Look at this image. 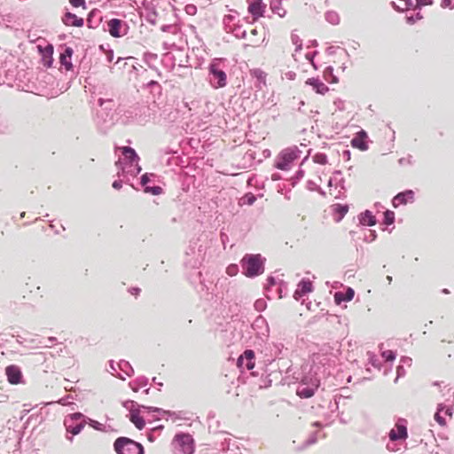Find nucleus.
Here are the masks:
<instances>
[{
    "instance_id": "f704fd0d",
    "label": "nucleus",
    "mask_w": 454,
    "mask_h": 454,
    "mask_svg": "<svg viewBox=\"0 0 454 454\" xmlns=\"http://www.w3.org/2000/svg\"><path fill=\"white\" fill-rule=\"evenodd\" d=\"M164 428V426L163 425H159L153 428H152L147 434H146V437H147V440L151 442H153L156 439V436L155 434H160L162 429Z\"/></svg>"
},
{
    "instance_id": "a19ab883",
    "label": "nucleus",
    "mask_w": 454,
    "mask_h": 454,
    "mask_svg": "<svg viewBox=\"0 0 454 454\" xmlns=\"http://www.w3.org/2000/svg\"><path fill=\"white\" fill-rule=\"evenodd\" d=\"M94 11L90 12L89 14H88V17H87V26L90 27V28H96L99 22H100V19L98 20H94Z\"/></svg>"
},
{
    "instance_id": "393cba45",
    "label": "nucleus",
    "mask_w": 454,
    "mask_h": 454,
    "mask_svg": "<svg viewBox=\"0 0 454 454\" xmlns=\"http://www.w3.org/2000/svg\"><path fill=\"white\" fill-rule=\"evenodd\" d=\"M359 223L364 226H374L377 223L376 217L372 212L366 209L358 215Z\"/></svg>"
},
{
    "instance_id": "bf43d9fd",
    "label": "nucleus",
    "mask_w": 454,
    "mask_h": 454,
    "mask_svg": "<svg viewBox=\"0 0 454 454\" xmlns=\"http://www.w3.org/2000/svg\"><path fill=\"white\" fill-rule=\"evenodd\" d=\"M317 441V433H313L305 442V446H309L316 443Z\"/></svg>"
},
{
    "instance_id": "6e6d98bb",
    "label": "nucleus",
    "mask_w": 454,
    "mask_h": 454,
    "mask_svg": "<svg viewBox=\"0 0 454 454\" xmlns=\"http://www.w3.org/2000/svg\"><path fill=\"white\" fill-rule=\"evenodd\" d=\"M162 32L176 34V29L174 25H163L160 27Z\"/></svg>"
},
{
    "instance_id": "c03bdc74",
    "label": "nucleus",
    "mask_w": 454,
    "mask_h": 454,
    "mask_svg": "<svg viewBox=\"0 0 454 454\" xmlns=\"http://www.w3.org/2000/svg\"><path fill=\"white\" fill-rule=\"evenodd\" d=\"M158 59L157 54L153 52H145L144 54V60L149 65L150 67H152V64L155 62Z\"/></svg>"
},
{
    "instance_id": "f3484780",
    "label": "nucleus",
    "mask_w": 454,
    "mask_h": 454,
    "mask_svg": "<svg viewBox=\"0 0 454 454\" xmlns=\"http://www.w3.org/2000/svg\"><path fill=\"white\" fill-rule=\"evenodd\" d=\"M366 138H367L366 131L364 129H361L352 138L350 144L354 148H357L361 151H366L368 149Z\"/></svg>"
},
{
    "instance_id": "37998d69",
    "label": "nucleus",
    "mask_w": 454,
    "mask_h": 454,
    "mask_svg": "<svg viewBox=\"0 0 454 454\" xmlns=\"http://www.w3.org/2000/svg\"><path fill=\"white\" fill-rule=\"evenodd\" d=\"M292 43L295 45V51H300L302 48V41L300 36L294 33L291 35Z\"/></svg>"
},
{
    "instance_id": "a878e982",
    "label": "nucleus",
    "mask_w": 454,
    "mask_h": 454,
    "mask_svg": "<svg viewBox=\"0 0 454 454\" xmlns=\"http://www.w3.org/2000/svg\"><path fill=\"white\" fill-rule=\"evenodd\" d=\"M445 411V415H448L450 417L452 416V411L453 409L450 406H445L444 404L441 403L438 405V408H437V411L435 412L434 414V419L435 421L440 425V426H444L446 425V421H445V419L441 415V412L442 411Z\"/></svg>"
},
{
    "instance_id": "79ce46f5",
    "label": "nucleus",
    "mask_w": 454,
    "mask_h": 454,
    "mask_svg": "<svg viewBox=\"0 0 454 454\" xmlns=\"http://www.w3.org/2000/svg\"><path fill=\"white\" fill-rule=\"evenodd\" d=\"M145 192L151 193L153 195H160L163 192V189L160 186L154 185V186H145Z\"/></svg>"
},
{
    "instance_id": "e433bc0d",
    "label": "nucleus",
    "mask_w": 454,
    "mask_h": 454,
    "mask_svg": "<svg viewBox=\"0 0 454 454\" xmlns=\"http://www.w3.org/2000/svg\"><path fill=\"white\" fill-rule=\"evenodd\" d=\"M307 189L313 192V191H316L320 195L322 196H325V192L319 186L317 185L315 182H313L312 180H309L307 182Z\"/></svg>"
},
{
    "instance_id": "9d476101",
    "label": "nucleus",
    "mask_w": 454,
    "mask_h": 454,
    "mask_svg": "<svg viewBox=\"0 0 454 454\" xmlns=\"http://www.w3.org/2000/svg\"><path fill=\"white\" fill-rule=\"evenodd\" d=\"M318 387L319 381L317 379H315L310 385H308L305 382V379H303L301 384L297 388V395L301 398H309L314 395Z\"/></svg>"
},
{
    "instance_id": "a18cd8bd",
    "label": "nucleus",
    "mask_w": 454,
    "mask_h": 454,
    "mask_svg": "<svg viewBox=\"0 0 454 454\" xmlns=\"http://www.w3.org/2000/svg\"><path fill=\"white\" fill-rule=\"evenodd\" d=\"M304 176V170L299 168L294 176L291 178L292 186L294 187L296 184Z\"/></svg>"
},
{
    "instance_id": "72a5a7b5",
    "label": "nucleus",
    "mask_w": 454,
    "mask_h": 454,
    "mask_svg": "<svg viewBox=\"0 0 454 454\" xmlns=\"http://www.w3.org/2000/svg\"><path fill=\"white\" fill-rule=\"evenodd\" d=\"M255 200L256 196L252 192H247L240 199V205L252 206Z\"/></svg>"
},
{
    "instance_id": "052dcab7",
    "label": "nucleus",
    "mask_w": 454,
    "mask_h": 454,
    "mask_svg": "<svg viewBox=\"0 0 454 454\" xmlns=\"http://www.w3.org/2000/svg\"><path fill=\"white\" fill-rule=\"evenodd\" d=\"M441 7L443 9L449 8V9L452 10V9H454V4H452L451 0H442Z\"/></svg>"
},
{
    "instance_id": "c85d7f7f",
    "label": "nucleus",
    "mask_w": 454,
    "mask_h": 454,
    "mask_svg": "<svg viewBox=\"0 0 454 454\" xmlns=\"http://www.w3.org/2000/svg\"><path fill=\"white\" fill-rule=\"evenodd\" d=\"M149 380L145 376L137 377L136 380L129 383L130 388L134 392H137L140 388L148 385Z\"/></svg>"
},
{
    "instance_id": "603ef678",
    "label": "nucleus",
    "mask_w": 454,
    "mask_h": 454,
    "mask_svg": "<svg viewBox=\"0 0 454 454\" xmlns=\"http://www.w3.org/2000/svg\"><path fill=\"white\" fill-rule=\"evenodd\" d=\"M239 271V267L237 264H231L227 267L226 272L229 276H235Z\"/></svg>"
},
{
    "instance_id": "49530a36",
    "label": "nucleus",
    "mask_w": 454,
    "mask_h": 454,
    "mask_svg": "<svg viewBox=\"0 0 454 454\" xmlns=\"http://www.w3.org/2000/svg\"><path fill=\"white\" fill-rule=\"evenodd\" d=\"M381 356L386 359V361H394L395 359V352L393 350H385L381 353Z\"/></svg>"
},
{
    "instance_id": "39448f33",
    "label": "nucleus",
    "mask_w": 454,
    "mask_h": 454,
    "mask_svg": "<svg viewBox=\"0 0 454 454\" xmlns=\"http://www.w3.org/2000/svg\"><path fill=\"white\" fill-rule=\"evenodd\" d=\"M220 64L221 61L215 59L208 66L209 82L215 89L223 88L227 84L226 73L220 67Z\"/></svg>"
},
{
    "instance_id": "8fccbe9b",
    "label": "nucleus",
    "mask_w": 454,
    "mask_h": 454,
    "mask_svg": "<svg viewBox=\"0 0 454 454\" xmlns=\"http://www.w3.org/2000/svg\"><path fill=\"white\" fill-rule=\"evenodd\" d=\"M233 34L238 38H245L247 35L246 30H243L241 27H237L233 29Z\"/></svg>"
},
{
    "instance_id": "c756f323",
    "label": "nucleus",
    "mask_w": 454,
    "mask_h": 454,
    "mask_svg": "<svg viewBox=\"0 0 454 454\" xmlns=\"http://www.w3.org/2000/svg\"><path fill=\"white\" fill-rule=\"evenodd\" d=\"M281 1L282 0H271L270 7L273 13L282 18L286 15V10L282 7Z\"/></svg>"
},
{
    "instance_id": "cd10ccee",
    "label": "nucleus",
    "mask_w": 454,
    "mask_h": 454,
    "mask_svg": "<svg viewBox=\"0 0 454 454\" xmlns=\"http://www.w3.org/2000/svg\"><path fill=\"white\" fill-rule=\"evenodd\" d=\"M41 52L43 65L47 67H51L53 62V46L51 44H48L43 50H41Z\"/></svg>"
},
{
    "instance_id": "ddd939ff",
    "label": "nucleus",
    "mask_w": 454,
    "mask_h": 454,
    "mask_svg": "<svg viewBox=\"0 0 454 454\" xmlns=\"http://www.w3.org/2000/svg\"><path fill=\"white\" fill-rule=\"evenodd\" d=\"M123 26L128 27L125 21L114 18L107 21V31L113 37H121L125 35V33H121V27Z\"/></svg>"
},
{
    "instance_id": "f03ea898",
    "label": "nucleus",
    "mask_w": 454,
    "mask_h": 454,
    "mask_svg": "<svg viewBox=\"0 0 454 454\" xmlns=\"http://www.w3.org/2000/svg\"><path fill=\"white\" fill-rule=\"evenodd\" d=\"M86 422V416L80 411L67 414L63 421L66 429V439L73 442L74 437L82 431Z\"/></svg>"
},
{
    "instance_id": "2eb2a0df",
    "label": "nucleus",
    "mask_w": 454,
    "mask_h": 454,
    "mask_svg": "<svg viewBox=\"0 0 454 454\" xmlns=\"http://www.w3.org/2000/svg\"><path fill=\"white\" fill-rule=\"evenodd\" d=\"M266 4L262 0H248V12L255 20L264 15Z\"/></svg>"
},
{
    "instance_id": "6ab92c4d",
    "label": "nucleus",
    "mask_w": 454,
    "mask_h": 454,
    "mask_svg": "<svg viewBox=\"0 0 454 454\" xmlns=\"http://www.w3.org/2000/svg\"><path fill=\"white\" fill-rule=\"evenodd\" d=\"M74 53V51L71 47L67 46L63 52L60 53L59 61L62 66L65 67L66 70L69 71L73 68V64L71 62V58Z\"/></svg>"
},
{
    "instance_id": "3c124183",
    "label": "nucleus",
    "mask_w": 454,
    "mask_h": 454,
    "mask_svg": "<svg viewBox=\"0 0 454 454\" xmlns=\"http://www.w3.org/2000/svg\"><path fill=\"white\" fill-rule=\"evenodd\" d=\"M405 374L406 371L403 364H399L396 368V378L395 380V382H397L398 379L403 377Z\"/></svg>"
},
{
    "instance_id": "e2e57ef3",
    "label": "nucleus",
    "mask_w": 454,
    "mask_h": 454,
    "mask_svg": "<svg viewBox=\"0 0 454 454\" xmlns=\"http://www.w3.org/2000/svg\"><path fill=\"white\" fill-rule=\"evenodd\" d=\"M73 7L85 6V0H69Z\"/></svg>"
},
{
    "instance_id": "4d7b16f0",
    "label": "nucleus",
    "mask_w": 454,
    "mask_h": 454,
    "mask_svg": "<svg viewBox=\"0 0 454 454\" xmlns=\"http://www.w3.org/2000/svg\"><path fill=\"white\" fill-rule=\"evenodd\" d=\"M124 182L128 183L129 181H126V178L114 180L112 184V186L115 190H120L122 187V184Z\"/></svg>"
},
{
    "instance_id": "ea45409f",
    "label": "nucleus",
    "mask_w": 454,
    "mask_h": 454,
    "mask_svg": "<svg viewBox=\"0 0 454 454\" xmlns=\"http://www.w3.org/2000/svg\"><path fill=\"white\" fill-rule=\"evenodd\" d=\"M313 161L321 165H325L328 161L327 155L324 153H317L313 156Z\"/></svg>"
},
{
    "instance_id": "338daca9",
    "label": "nucleus",
    "mask_w": 454,
    "mask_h": 454,
    "mask_svg": "<svg viewBox=\"0 0 454 454\" xmlns=\"http://www.w3.org/2000/svg\"><path fill=\"white\" fill-rule=\"evenodd\" d=\"M345 179L343 177H340L339 180L336 179L335 185L339 186L341 190H345Z\"/></svg>"
},
{
    "instance_id": "a211bd4d",
    "label": "nucleus",
    "mask_w": 454,
    "mask_h": 454,
    "mask_svg": "<svg viewBox=\"0 0 454 454\" xmlns=\"http://www.w3.org/2000/svg\"><path fill=\"white\" fill-rule=\"evenodd\" d=\"M61 20L66 26L81 27L84 25V20L71 12H66Z\"/></svg>"
},
{
    "instance_id": "13d9d810",
    "label": "nucleus",
    "mask_w": 454,
    "mask_h": 454,
    "mask_svg": "<svg viewBox=\"0 0 454 454\" xmlns=\"http://www.w3.org/2000/svg\"><path fill=\"white\" fill-rule=\"evenodd\" d=\"M412 363V359L409 356H402L400 359V364H403V366L411 367Z\"/></svg>"
},
{
    "instance_id": "20e7f679",
    "label": "nucleus",
    "mask_w": 454,
    "mask_h": 454,
    "mask_svg": "<svg viewBox=\"0 0 454 454\" xmlns=\"http://www.w3.org/2000/svg\"><path fill=\"white\" fill-rule=\"evenodd\" d=\"M301 151L296 146L283 149L278 155L274 166L280 170L286 171L294 160L298 159Z\"/></svg>"
},
{
    "instance_id": "0e129e2a",
    "label": "nucleus",
    "mask_w": 454,
    "mask_h": 454,
    "mask_svg": "<svg viewBox=\"0 0 454 454\" xmlns=\"http://www.w3.org/2000/svg\"><path fill=\"white\" fill-rule=\"evenodd\" d=\"M334 106L337 107L338 110L343 111L344 110V101L340 98H337L333 102Z\"/></svg>"
},
{
    "instance_id": "0eeeda50",
    "label": "nucleus",
    "mask_w": 454,
    "mask_h": 454,
    "mask_svg": "<svg viewBox=\"0 0 454 454\" xmlns=\"http://www.w3.org/2000/svg\"><path fill=\"white\" fill-rule=\"evenodd\" d=\"M123 407L128 409L130 411V409H137L141 408L142 410L147 411V412H156L160 415H168L170 418H173L174 419H181V417L175 411H166L161 408L158 407H153V406H146L143 404H138L137 402L132 400H127L123 402L122 403Z\"/></svg>"
},
{
    "instance_id": "de8ad7c7",
    "label": "nucleus",
    "mask_w": 454,
    "mask_h": 454,
    "mask_svg": "<svg viewBox=\"0 0 454 454\" xmlns=\"http://www.w3.org/2000/svg\"><path fill=\"white\" fill-rule=\"evenodd\" d=\"M369 356V364H371L373 367H380V359L373 353L368 352Z\"/></svg>"
},
{
    "instance_id": "7c9ffc66",
    "label": "nucleus",
    "mask_w": 454,
    "mask_h": 454,
    "mask_svg": "<svg viewBox=\"0 0 454 454\" xmlns=\"http://www.w3.org/2000/svg\"><path fill=\"white\" fill-rule=\"evenodd\" d=\"M118 369L124 372L127 376H131L134 373V369L131 364L126 360H121L117 363Z\"/></svg>"
},
{
    "instance_id": "423d86ee",
    "label": "nucleus",
    "mask_w": 454,
    "mask_h": 454,
    "mask_svg": "<svg viewBox=\"0 0 454 454\" xmlns=\"http://www.w3.org/2000/svg\"><path fill=\"white\" fill-rule=\"evenodd\" d=\"M115 166L118 169L117 176L119 177L126 178V181H129V176L135 177L142 170L138 162H124L121 159H119L115 162Z\"/></svg>"
},
{
    "instance_id": "dca6fc26",
    "label": "nucleus",
    "mask_w": 454,
    "mask_h": 454,
    "mask_svg": "<svg viewBox=\"0 0 454 454\" xmlns=\"http://www.w3.org/2000/svg\"><path fill=\"white\" fill-rule=\"evenodd\" d=\"M313 291L312 282L309 278H302L294 294V298L299 301L302 296Z\"/></svg>"
},
{
    "instance_id": "bb28decb",
    "label": "nucleus",
    "mask_w": 454,
    "mask_h": 454,
    "mask_svg": "<svg viewBox=\"0 0 454 454\" xmlns=\"http://www.w3.org/2000/svg\"><path fill=\"white\" fill-rule=\"evenodd\" d=\"M332 207H333V211L335 215L334 220L337 223L340 222L343 219V217L348 213V208H349L348 204H339V203L333 205Z\"/></svg>"
},
{
    "instance_id": "aec40b11",
    "label": "nucleus",
    "mask_w": 454,
    "mask_h": 454,
    "mask_svg": "<svg viewBox=\"0 0 454 454\" xmlns=\"http://www.w3.org/2000/svg\"><path fill=\"white\" fill-rule=\"evenodd\" d=\"M305 83L311 86L317 93L321 95H325L329 90V88L318 78H309Z\"/></svg>"
},
{
    "instance_id": "f8f14e48",
    "label": "nucleus",
    "mask_w": 454,
    "mask_h": 454,
    "mask_svg": "<svg viewBox=\"0 0 454 454\" xmlns=\"http://www.w3.org/2000/svg\"><path fill=\"white\" fill-rule=\"evenodd\" d=\"M7 380L12 385H17L22 382L23 375L19 366L12 364L5 368Z\"/></svg>"
},
{
    "instance_id": "5701e85b",
    "label": "nucleus",
    "mask_w": 454,
    "mask_h": 454,
    "mask_svg": "<svg viewBox=\"0 0 454 454\" xmlns=\"http://www.w3.org/2000/svg\"><path fill=\"white\" fill-rule=\"evenodd\" d=\"M355 291L351 287H348L345 292H336L334 294V301L340 305L343 301H349L354 298Z\"/></svg>"
},
{
    "instance_id": "774afa93",
    "label": "nucleus",
    "mask_w": 454,
    "mask_h": 454,
    "mask_svg": "<svg viewBox=\"0 0 454 454\" xmlns=\"http://www.w3.org/2000/svg\"><path fill=\"white\" fill-rule=\"evenodd\" d=\"M129 292L130 294L137 296L140 294L141 289L139 287H131Z\"/></svg>"
},
{
    "instance_id": "864d4df0",
    "label": "nucleus",
    "mask_w": 454,
    "mask_h": 454,
    "mask_svg": "<svg viewBox=\"0 0 454 454\" xmlns=\"http://www.w3.org/2000/svg\"><path fill=\"white\" fill-rule=\"evenodd\" d=\"M154 176V175L149 174V173H145V174L142 175L140 184L144 187V189L145 188V186H148L147 184L150 182V176Z\"/></svg>"
},
{
    "instance_id": "69168bd1",
    "label": "nucleus",
    "mask_w": 454,
    "mask_h": 454,
    "mask_svg": "<svg viewBox=\"0 0 454 454\" xmlns=\"http://www.w3.org/2000/svg\"><path fill=\"white\" fill-rule=\"evenodd\" d=\"M254 307L257 310H262L265 307V301L263 300H257L254 303Z\"/></svg>"
},
{
    "instance_id": "f257e3e1",
    "label": "nucleus",
    "mask_w": 454,
    "mask_h": 454,
    "mask_svg": "<svg viewBox=\"0 0 454 454\" xmlns=\"http://www.w3.org/2000/svg\"><path fill=\"white\" fill-rule=\"evenodd\" d=\"M266 259L260 254H246L240 261L242 273L247 278H255L264 272Z\"/></svg>"
},
{
    "instance_id": "58836bf2",
    "label": "nucleus",
    "mask_w": 454,
    "mask_h": 454,
    "mask_svg": "<svg viewBox=\"0 0 454 454\" xmlns=\"http://www.w3.org/2000/svg\"><path fill=\"white\" fill-rule=\"evenodd\" d=\"M147 87L151 90L152 93L161 94L162 88L158 82L152 80L147 83Z\"/></svg>"
},
{
    "instance_id": "412c9836",
    "label": "nucleus",
    "mask_w": 454,
    "mask_h": 454,
    "mask_svg": "<svg viewBox=\"0 0 454 454\" xmlns=\"http://www.w3.org/2000/svg\"><path fill=\"white\" fill-rule=\"evenodd\" d=\"M251 75L256 79L254 87L256 90H261L266 86V73L259 68H255L250 71Z\"/></svg>"
},
{
    "instance_id": "1a4fd4ad",
    "label": "nucleus",
    "mask_w": 454,
    "mask_h": 454,
    "mask_svg": "<svg viewBox=\"0 0 454 454\" xmlns=\"http://www.w3.org/2000/svg\"><path fill=\"white\" fill-rule=\"evenodd\" d=\"M389 440L392 442L405 440L408 437L406 420L399 419L395 423V428L388 433Z\"/></svg>"
},
{
    "instance_id": "4be33fe9",
    "label": "nucleus",
    "mask_w": 454,
    "mask_h": 454,
    "mask_svg": "<svg viewBox=\"0 0 454 454\" xmlns=\"http://www.w3.org/2000/svg\"><path fill=\"white\" fill-rule=\"evenodd\" d=\"M123 159H121L124 162H138L139 156L137 155L135 149L130 146H122L121 148Z\"/></svg>"
},
{
    "instance_id": "c9c22d12",
    "label": "nucleus",
    "mask_w": 454,
    "mask_h": 454,
    "mask_svg": "<svg viewBox=\"0 0 454 454\" xmlns=\"http://www.w3.org/2000/svg\"><path fill=\"white\" fill-rule=\"evenodd\" d=\"M86 420H87L86 425H89L95 430L100 431V432L105 431V426L102 423H100L95 419H92L87 416H86Z\"/></svg>"
},
{
    "instance_id": "2f4dec72",
    "label": "nucleus",
    "mask_w": 454,
    "mask_h": 454,
    "mask_svg": "<svg viewBox=\"0 0 454 454\" xmlns=\"http://www.w3.org/2000/svg\"><path fill=\"white\" fill-rule=\"evenodd\" d=\"M324 78L330 83H337L339 81L338 77L333 74V67L331 66L325 67L324 71Z\"/></svg>"
},
{
    "instance_id": "4468645a",
    "label": "nucleus",
    "mask_w": 454,
    "mask_h": 454,
    "mask_svg": "<svg viewBox=\"0 0 454 454\" xmlns=\"http://www.w3.org/2000/svg\"><path fill=\"white\" fill-rule=\"evenodd\" d=\"M415 193L412 190H405L404 192H398L392 200V205L394 207H397L400 205H406L407 203H412L414 201Z\"/></svg>"
},
{
    "instance_id": "4c0bfd02",
    "label": "nucleus",
    "mask_w": 454,
    "mask_h": 454,
    "mask_svg": "<svg viewBox=\"0 0 454 454\" xmlns=\"http://www.w3.org/2000/svg\"><path fill=\"white\" fill-rule=\"evenodd\" d=\"M383 223L386 225H391L395 223V213L391 210H386L384 212Z\"/></svg>"
},
{
    "instance_id": "7ed1b4c3",
    "label": "nucleus",
    "mask_w": 454,
    "mask_h": 454,
    "mask_svg": "<svg viewBox=\"0 0 454 454\" xmlns=\"http://www.w3.org/2000/svg\"><path fill=\"white\" fill-rule=\"evenodd\" d=\"M114 450L117 454H145L144 447L129 437H118L114 442Z\"/></svg>"
},
{
    "instance_id": "473e14b6",
    "label": "nucleus",
    "mask_w": 454,
    "mask_h": 454,
    "mask_svg": "<svg viewBox=\"0 0 454 454\" xmlns=\"http://www.w3.org/2000/svg\"><path fill=\"white\" fill-rule=\"evenodd\" d=\"M325 19L332 25H338L340 23V16L334 11H327L325 14Z\"/></svg>"
},
{
    "instance_id": "9b49d317",
    "label": "nucleus",
    "mask_w": 454,
    "mask_h": 454,
    "mask_svg": "<svg viewBox=\"0 0 454 454\" xmlns=\"http://www.w3.org/2000/svg\"><path fill=\"white\" fill-rule=\"evenodd\" d=\"M254 358L255 355L254 350L246 349L244 353L238 358L237 365L240 368H246L248 371H251L254 367Z\"/></svg>"
},
{
    "instance_id": "5fc2aeb1",
    "label": "nucleus",
    "mask_w": 454,
    "mask_h": 454,
    "mask_svg": "<svg viewBox=\"0 0 454 454\" xmlns=\"http://www.w3.org/2000/svg\"><path fill=\"white\" fill-rule=\"evenodd\" d=\"M184 11L188 15L193 16L197 12V6L192 4H187L184 8Z\"/></svg>"
},
{
    "instance_id": "09e8293b",
    "label": "nucleus",
    "mask_w": 454,
    "mask_h": 454,
    "mask_svg": "<svg viewBox=\"0 0 454 454\" xmlns=\"http://www.w3.org/2000/svg\"><path fill=\"white\" fill-rule=\"evenodd\" d=\"M377 239V233L373 230H369L368 234H365L364 237V240L365 242H372Z\"/></svg>"
},
{
    "instance_id": "b1692460",
    "label": "nucleus",
    "mask_w": 454,
    "mask_h": 454,
    "mask_svg": "<svg viewBox=\"0 0 454 454\" xmlns=\"http://www.w3.org/2000/svg\"><path fill=\"white\" fill-rule=\"evenodd\" d=\"M139 409H130L129 420L138 429L142 430L145 426V419L139 415Z\"/></svg>"
},
{
    "instance_id": "6e6552de",
    "label": "nucleus",
    "mask_w": 454,
    "mask_h": 454,
    "mask_svg": "<svg viewBox=\"0 0 454 454\" xmlns=\"http://www.w3.org/2000/svg\"><path fill=\"white\" fill-rule=\"evenodd\" d=\"M174 442L180 448L184 454H193L194 440L190 434L178 433L174 437Z\"/></svg>"
},
{
    "instance_id": "680f3d73",
    "label": "nucleus",
    "mask_w": 454,
    "mask_h": 454,
    "mask_svg": "<svg viewBox=\"0 0 454 454\" xmlns=\"http://www.w3.org/2000/svg\"><path fill=\"white\" fill-rule=\"evenodd\" d=\"M266 281H267V283H266V287H267V288H270V287H271V286H276V284H277V280H276V278H275L274 277H272V276H269V277L267 278V280H266Z\"/></svg>"
}]
</instances>
